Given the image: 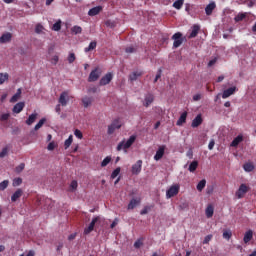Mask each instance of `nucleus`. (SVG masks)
Returning <instances> with one entry per match:
<instances>
[{"label": "nucleus", "instance_id": "1", "mask_svg": "<svg viewBox=\"0 0 256 256\" xmlns=\"http://www.w3.org/2000/svg\"><path fill=\"white\" fill-rule=\"evenodd\" d=\"M136 140H137V136L135 135L130 136L126 142L122 141L118 144L117 151H121L122 149L126 151V149H129L133 145V143H135Z\"/></svg>", "mask_w": 256, "mask_h": 256}, {"label": "nucleus", "instance_id": "2", "mask_svg": "<svg viewBox=\"0 0 256 256\" xmlns=\"http://www.w3.org/2000/svg\"><path fill=\"white\" fill-rule=\"evenodd\" d=\"M180 189L181 185L179 184H174L170 186V188L166 191V199H171L172 197L179 195Z\"/></svg>", "mask_w": 256, "mask_h": 256}, {"label": "nucleus", "instance_id": "3", "mask_svg": "<svg viewBox=\"0 0 256 256\" xmlns=\"http://www.w3.org/2000/svg\"><path fill=\"white\" fill-rule=\"evenodd\" d=\"M172 41H174V49H178V47H181V45H183V41H185V38H183V34L181 32H177L172 36Z\"/></svg>", "mask_w": 256, "mask_h": 256}, {"label": "nucleus", "instance_id": "4", "mask_svg": "<svg viewBox=\"0 0 256 256\" xmlns=\"http://www.w3.org/2000/svg\"><path fill=\"white\" fill-rule=\"evenodd\" d=\"M101 221L100 216H96L92 219L89 226L84 229V235H89V233L93 232L95 230V225Z\"/></svg>", "mask_w": 256, "mask_h": 256}, {"label": "nucleus", "instance_id": "5", "mask_svg": "<svg viewBox=\"0 0 256 256\" xmlns=\"http://www.w3.org/2000/svg\"><path fill=\"white\" fill-rule=\"evenodd\" d=\"M248 191H249V186H247L246 184H241L239 186V189L236 191L237 199H243Z\"/></svg>", "mask_w": 256, "mask_h": 256}, {"label": "nucleus", "instance_id": "6", "mask_svg": "<svg viewBox=\"0 0 256 256\" xmlns=\"http://www.w3.org/2000/svg\"><path fill=\"white\" fill-rule=\"evenodd\" d=\"M116 129H121V121L119 119L113 120L111 125L108 126V135H113Z\"/></svg>", "mask_w": 256, "mask_h": 256}, {"label": "nucleus", "instance_id": "7", "mask_svg": "<svg viewBox=\"0 0 256 256\" xmlns=\"http://www.w3.org/2000/svg\"><path fill=\"white\" fill-rule=\"evenodd\" d=\"M99 77H101V70H99V68H96L91 71V73L88 77V81H89V83H93V82L97 81V79H99Z\"/></svg>", "mask_w": 256, "mask_h": 256}, {"label": "nucleus", "instance_id": "8", "mask_svg": "<svg viewBox=\"0 0 256 256\" xmlns=\"http://www.w3.org/2000/svg\"><path fill=\"white\" fill-rule=\"evenodd\" d=\"M58 103H60L62 107H67V103H69V93L67 91L60 94Z\"/></svg>", "mask_w": 256, "mask_h": 256}, {"label": "nucleus", "instance_id": "9", "mask_svg": "<svg viewBox=\"0 0 256 256\" xmlns=\"http://www.w3.org/2000/svg\"><path fill=\"white\" fill-rule=\"evenodd\" d=\"M111 81H113V74L109 72L100 79L99 85L101 86L109 85Z\"/></svg>", "mask_w": 256, "mask_h": 256}, {"label": "nucleus", "instance_id": "10", "mask_svg": "<svg viewBox=\"0 0 256 256\" xmlns=\"http://www.w3.org/2000/svg\"><path fill=\"white\" fill-rule=\"evenodd\" d=\"M143 167V160H138L134 165H132V175H139Z\"/></svg>", "mask_w": 256, "mask_h": 256}, {"label": "nucleus", "instance_id": "11", "mask_svg": "<svg viewBox=\"0 0 256 256\" xmlns=\"http://www.w3.org/2000/svg\"><path fill=\"white\" fill-rule=\"evenodd\" d=\"M237 91V87L233 86L223 91L222 93V99H228V97H231V95H235V92Z\"/></svg>", "mask_w": 256, "mask_h": 256}, {"label": "nucleus", "instance_id": "12", "mask_svg": "<svg viewBox=\"0 0 256 256\" xmlns=\"http://www.w3.org/2000/svg\"><path fill=\"white\" fill-rule=\"evenodd\" d=\"M165 149H166L165 145H162L158 148L154 156L155 161H161V159H163V155H165Z\"/></svg>", "mask_w": 256, "mask_h": 256}, {"label": "nucleus", "instance_id": "13", "mask_svg": "<svg viewBox=\"0 0 256 256\" xmlns=\"http://www.w3.org/2000/svg\"><path fill=\"white\" fill-rule=\"evenodd\" d=\"M199 31H201V27L197 24H194L192 26V31L188 36V39H195V37H197V35H199Z\"/></svg>", "mask_w": 256, "mask_h": 256}, {"label": "nucleus", "instance_id": "14", "mask_svg": "<svg viewBox=\"0 0 256 256\" xmlns=\"http://www.w3.org/2000/svg\"><path fill=\"white\" fill-rule=\"evenodd\" d=\"M23 197V189L18 188L11 196L12 203H15L17 200Z\"/></svg>", "mask_w": 256, "mask_h": 256}, {"label": "nucleus", "instance_id": "15", "mask_svg": "<svg viewBox=\"0 0 256 256\" xmlns=\"http://www.w3.org/2000/svg\"><path fill=\"white\" fill-rule=\"evenodd\" d=\"M138 205H141V198H132L128 204V210H133Z\"/></svg>", "mask_w": 256, "mask_h": 256}, {"label": "nucleus", "instance_id": "16", "mask_svg": "<svg viewBox=\"0 0 256 256\" xmlns=\"http://www.w3.org/2000/svg\"><path fill=\"white\" fill-rule=\"evenodd\" d=\"M12 38L13 34H11V32H6L2 34V36L0 37V43H9V41H11Z\"/></svg>", "mask_w": 256, "mask_h": 256}, {"label": "nucleus", "instance_id": "17", "mask_svg": "<svg viewBox=\"0 0 256 256\" xmlns=\"http://www.w3.org/2000/svg\"><path fill=\"white\" fill-rule=\"evenodd\" d=\"M101 11H103V7H101V6H96V7L92 8V9H90V10L88 11V15H89L90 17H95V15H99V13H101Z\"/></svg>", "mask_w": 256, "mask_h": 256}, {"label": "nucleus", "instance_id": "18", "mask_svg": "<svg viewBox=\"0 0 256 256\" xmlns=\"http://www.w3.org/2000/svg\"><path fill=\"white\" fill-rule=\"evenodd\" d=\"M153 101H155V96H153V94H147L144 98V107H149Z\"/></svg>", "mask_w": 256, "mask_h": 256}, {"label": "nucleus", "instance_id": "19", "mask_svg": "<svg viewBox=\"0 0 256 256\" xmlns=\"http://www.w3.org/2000/svg\"><path fill=\"white\" fill-rule=\"evenodd\" d=\"M201 123H203V118L201 117V114H199L192 121L191 127H193L195 129V128L199 127V125H201Z\"/></svg>", "mask_w": 256, "mask_h": 256}, {"label": "nucleus", "instance_id": "20", "mask_svg": "<svg viewBox=\"0 0 256 256\" xmlns=\"http://www.w3.org/2000/svg\"><path fill=\"white\" fill-rule=\"evenodd\" d=\"M23 109H25V102H18L17 104H15L12 111L13 113H21Z\"/></svg>", "mask_w": 256, "mask_h": 256}, {"label": "nucleus", "instance_id": "21", "mask_svg": "<svg viewBox=\"0 0 256 256\" xmlns=\"http://www.w3.org/2000/svg\"><path fill=\"white\" fill-rule=\"evenodd\" d=\"M215 7H217V5L215 4V2H211L209 3L206 8H205V13L206 15H212L213 14V10L215 9Z\"/></svg>", "mask_w": 256, "mask_h": 256}, {"label": "nucleus", "instance_id": "22", "mask_svg": "<svg viewBox=\"0 0 256 256\" xmlns=\"http://www.w3.org/2000/svg\"><path fill=\"white\" fill-rule=\"evenodd\" d=\"M141 75H143V72H139V71L132 72L129 75V80L131 81V83H133V81H137V79H139V77H141Z\"/></svg>", "mask_w": 256, "mask_h": 256}, {"label": "nucleus", "instance_id": "23", "mask_svg": "<svg viewBox=\"0 0 256 256\" xmlns=\"http://www.w3.org/2000/svg\"><path fill=\"white\" fill-rule=\"evenodd\" d=\"M205 213L207 219H211V217H213V214L215 213V208L213 207V205H208Z\"/></svg>", "mask_w": 256, "mask_h": 256}, {"label": "nucleus", "instance_id": "24", "mask_svg": "<svg viewBox=\"0 0 256 256\" xmlns=\"http://www.w3.org/2000/svg\"><path fill=\"white\" fill-rule=\"evenodd\" d=\"M198 167H199V162L197 160H194L190 163L188 170L190 171V173H195Z\"/></svg>", "mask_w": 256, "mask_h": 256}, {"label": "nucleus", "instance_id": "25", "mask_svg": "<svg viewBox=\"0 0 256 256\" xmlns=\"http://www.w3.org/2000/svg\"><path fill=\"white\" fill-rule=\"evenodd\" d=\"M251 239H253V230H248L244 234L243 241H244V243H249V241H251Z\"/></svg>", "mask_w": 256, "mask_h": 256}, {"label": "nucleus", "instance_id": "26", "mask_svg": "<svg viewBox=\"0 0 256 256\" xmlns=\"http://www.w3.org/2000/svg\"><path fill=\"white\" fill-rule=\"evenodd\" d=\"M242 141H243V136L238 135L236 138L233 139L230 145L231 147H238L239 143H241Z\"/></svg>", "mask_w": 256, "mask_h": 256}, {"label": "nucleus", "instance_id": "27", "mask_svg": "<svg viewBox=\"0 0 256 256\" xmlns=\"http://www.w3.org/2000/svg\"><path fill=\"white\" fill-rule=\"evenodd\" d=\"M71 33L72 35H81V33H83V28H81V26H73L71 28Z\"/></svg>", "mask_w": 256, "mask_h": 256}, {"label": "nucleus", "instance_id": "28", "mask_svg": "<svg viewBox=\"0 0 256 256\" xmlns=\"http://www.w3.org/2000/svg\"><path fill=\"white\" fill-rule=\"evenodd\" d=\"M37 121V113L31 114L26 120V125H33Z\"/></svg>", "mask_w": 256, "mask_h": 256}, {"label": "nucleus", "instance_id": "29", "mask_svg": "<svg viewBox=\"0 0 256 256\" xmlns=\"http://www.w3.org/2000/svg\"><path fill=\"white\" fill-rule=\"evenodd\" d=\"M187 121V112H184L181 114V116L179 117L178 121L176 122V125L181 126L183 125V123H185Z\"/></svg>", "mask_w": 256, "mask_h": 256}, {"label": "nucleus", "instance_id": "30", "mask_svg": "<svg viewBox=\"0 0 256 256\" xmlns=\"http://www.w3.org/2000/svg\"><path fill=\"white\" fill-rule=\"evenodd\" d=\"M97 49V41L90 42L89 46L84 48L85 53H89V51H93Z\"/></svg>", "mask_w": 256, "mask_h": 256}, {"label": "nucleus", "instance_id": "31", "mask_svg": "<svg viewBox=\"0 0 256 256\" xmlns=\"http://www.w3.org/2000/svg\"><path fill=\"white\" fill-rule=\"evenodd\" d=\"M207 185V180L202 179L196 186L197 191H199V193H201V191H203L205 189V186Z\"/></svg>", "mask_w": 256, "mask_h": 256}, {"label": "nucleus", "instance_id": "32", "mask_svg": "<svg viewBox=\"0 0 256 256\" xmlns=\"http://www.w3.org/2000/svg\"><path fill=\"white\" fill-rule=\"evenodd\" d=\"M243 169L247 173H251V171H253L255 169V165H253V163H251V162H248L243 165Z\"/></svg>", "mask_w": 256, "mask_h": 256}, {"label": "nucleus", "instance_id": "33", "mask_svg": "<svg viewBox=\"0 0 256 256\" xmlns=\"http://www.w3.org/2000/svg\"><path fill=\"white\" fill-rule=\"evenodd\" d=\"M20 98H21V88H19L15 93V95L12 96V98L10 99V102L17 103V101H19Z\"/></svg>", "mask_w": 256, "mask_h": 256}, {"label": "nucleus", "instance_id": "34", "mask_svg": "<svg viewBox=\"0 0 256 256\" xmlns=\"http://www.w3.org/2000/svg\"><path fill=\"white\" fill-rule=\"evenodd\" d=\"M82 103L85 108L89 107L93 103V98L86 96L82 99Z\"/></svg>", "mask_w": 256, "mask_h": 256}, {"label": "nucleus", "instance_id": "35", "mask_svg": "<svg viewBox=\"0 0 256 256\" xmlns=\"http://www.w3.org/2000/svg\"><path fill=\"white\" fill-rule=\"evenodd\" d=\"M184 3H185V0H176L173 3L172 7H174V9H177L179 11L183 7Z\"/></svg>", "mask_w": 256, "mask_h": 256}, {"label": "nucleus", "instance_id": "36", "mask_svg": "<svg viewBox=\"0 0 256 256\" xmlns=\"http://www.w3.org/2000/svg\"><path fill=\"white\" fill-rule=\"evenodd\" d=\"M153 207H155V205H149V206H145L141 211H140V215H147V213H149V211H151V209H153Z\"/></svg>", "mask_w": 256, "mask_h": 256}, {"label": "nucleus", "instance_id": "37", "mask_svg": "<svg viewBox=\"0 0 256 256\" xmlns=\"http://www.w3.org/2000/svg\"><path fill=\"white\" fill-rule=\"evenodd\" d=\"M247 17V13H239L238 15L235 16L234 21L236 23H239L240 21H243Z\"/></svg>", "mask_w": 256, "mask_h": 256}, {"label": "nucleus", "instance_id": "38", "mask_svg": "<svg viewBox=\"0 0 256 256\" xmlns=\"http://www.w3.org/2000/svg\"><path fill=\"white\" fill-rule=\"evenodd\" d=\"M5 81H9V74L8 73H0V85H3Z\"/></svg>", "mask_w": 256, "mask_h": 256}, {"label": "nucleus", "instance_id": "39", "mask_svg": "<svg viewBox=\"0 0 256 256\" xmlns=\"http://www.w3.org/2000/svg\"><path fill=\"white\" fill-rule=\"evenodd\" d=\"M72 143H73V135H70L68 137V139H66L65 142H64L65 149H69V147H71Z\"/></svg>", "mask_w": 256, "mask_h": 256}, {"label": "nucleus", "instance_id": "40", "mask_svg": "<svg viewBox=\"0 0 256 256\" xmlns=\"http://www.w3.org/2000/svg\"><path fill=\"white\" fill-rule=\"evenodd\" d=\"M47 121V119L42 118L34 127L35 131H39V129H41V127H43V125H45V122Z\"/></svg>", "mask_w": 256, "mask_h": 256}, {"label": "nucleus", "instance_id": "41", "mask_svg": "<svg viewBox=\"0 0 256 256\" xmlns=\"http://www.w3.org/2000/svg\"><path fill=\"white\" fill-rule=\"evenodd\" d=\"M231 237H233V232H231V230H224L223 231V238L227 239V241H229V239H231Z\"/></svg>", "mask_w": 256, "mask_h": 256}, {"label": "nucleus", "instance_id": "42", "mask_svg": "<svg viewBox=\"0 0 256 256\" xmlns=\"http://www.w3.org/2000/svg\"><path fill=\"white\" fill-rule=\"evenodd\" d=\"M77 187H78L77 180H73L70 184L69 191L73 193L74 191H77Z\"/></svg>", "mask_w": 256, "mask_h": 256}, {"label": "nucleus", "instance_id": "43", "mask_svg": "<svg viewBox=\"0 0 256 256\" xmlns=\"http://www.w3.org/2000/svg\"><path fill=\"white\" fill-rule=\"evenodd\" d=\"M110 163H111V156H107L101 162V167H107V165H109Z\"/></svg>", "mask_w": 256, "mask_h": 256}, {"label": "nucleus", "instance_id": "44", "mask_svg": "<svg viewBox=\"0 0 256 256\" xmlns=\"http://www.w3.org/2000/svg\"><path fill=\"white\" fill-rule=\"evenodd\" d=\"M119 173H121V167L116 168L112 174H111V179H116L119 176Z\"/></svg>", "mask_w": 256, "mask_h": 256}, {"label": "nucleus", "instance_id": "45", "mask_svg": "<svg viewBox=\"0 0 256 256\" xmlns=\"http://www.w3.org/2000/svg\"><path fill=\"white\" fill-rule=\"evenodd\" d=\"M9 187V180H4L0 183V191H5Z\"/></svg>", "mask_w": 256, "mask_h": 256}, {"label": "nucleus", "instance_id": "46", "mask_svg": "<svg viewBox=\"0 0 256 256\" xmlns=\"http://www.w3.org/2000/svg\"><path fill=\"white\" fill-rule=\"evenodd\" d=\"M53 31H61V20H58L52 26Z\"/></svg>", "mask_w": 256, "mask_h": 256}, {"label": "nucleus", "instance_id": "47", "mask_svg": "<svg viewBox=\"0 0 256 256\" xmlns=\"http://www.w3.org/2000/svg\"><path fill=\"white\" fill-rule=\"evenodd\" d=\"M23 183V179L21 178H15L12 182L13 187H19Z\"/></svg>", "mask_w": 256, "mask_h": 256}, {"label": "nucleus", "instance_id": "48", "mask_svg": "<svg viewBox=\"0 0 256 256\" xmlns=\"http://www.w3.org/2000/svg\"><path fill=\"white\" fill-rule=\"evenodd\" d=\"M9 153V148L4 147L2 151L0 152V159H3L4 157H7V154Z\"/></svg>", "mask_w": 256, "mask_h": 256}, {"label": "nucleus", "instance_id": "49", "mask_svg": "<svg viewBox=\"0 0 256 256\" xmlns=\"http://www.w3.org/2000/svg\"><path fill=\"white\" fill-rule=\"evenodd\" d=\"M9 117H11V114L4 113V114L0 115V121H9Z\"/></svg>", "mask_w": 256, "mask_h": 256}, {"label": "nucleus", "instance_id": "50", "mask_svg": "<svg viewBox=\"0 0 256 256\" xmlns=\"http://www.w3.org/2000/svg\"><path fill=\"white\" fill-rule=\"evenodd\" d=\"M74 135H75V137H77V139H83V132H81V130H79V129H76L74 131Z\"/></svg>", "mask_w": 256, "mask_h": 256}, {"label": "nucleus", "instance_id": "51", "mask_svg": "<svg viewBox=\"0 0 256 256\" xmlns=\"http://www.w3.org/2000/svg\"><path fill=\"white\" fill-rule=\"evenodd\" d=\"M142 245H143V240L142 239H138L134 243L135 249H140Z\"/></svg>", "mask_w": 256, "mask_h": 256}, {"label": "nucleus", "instance_id": "52", "mask_svg": "<svg viewBox=\"0 0 256 256\" xmlns=\"http://www.w3.org/2000/svg\"><path fill=\"white\" fill-rule=\"evenodd\" d=\"M211 239H213L212 234H209V235L205 236V238H204V240H203V245L209 244V242L211 241Z\"/></svg>", "mask_w": 256, "mask_h": 256}, {"label": "nucleus", "instance_id": "53", "mask_svg": "<svg viewBox=\"0 0 256 256\" xmlns=\"http://www.w3.org/2000/svg\"><path fill=\"white\" fill-rule=\"evenodd\" d=\"M35 33H37V34L43 33V25L37 24L35 27Z\"/></svg>", "mask_w": 256, "mask_h": 256}, {"label": "nucleus", "instance_id": "54", "mask_svg": "<svg viewBox=\"0 0 256 256\" xmlns=\"http://www.w3.org/2000/svg\"><path fill=\"white\" fill-rule=\"evenodd\" d=\"M25 169V163H21L16 167V173H21Z\"/></svg>", "mask_w": 256, "mask_h": 256}, {"label": "nucleus", "instance_id": "55", "mask_svg": "<svg viewBox=\"0 0 256 256\" xmlns=\"http://www.w3.org/2000/svg\"><path fill=\"white\" fill-rule=\"evenodd\" d=\"M55 147H57V145H55V142H50L47 146L48 151H54Z\"/></svg>", "mask_w": 256, "mask_h": 256}, {"label": "nucleus", "instance_id": "56", "mask_svg": "<svg viewBox=\"0 0 256 256\" xmlns=\"http://www.w3.org/2000/svg\"><path fill=\"white\" fill-rule=\"evenodd\" d=\"M69 63H75V53H70L68 56Z\"/></svg>", "mask_w": 256, "mask_h": 256}, {"label": "nucleus", "instance_id": "57", "mask_svg": "<svg viewBox=\"0 0 256 256\" xmlns=\"http://www.w3.org/2000/svg\"><path fill=\"white\" fill-rule=\"evenodd\" d=\"M50 61H51L52 65H57V63H59V56H57V55L53 56Z\"/></svg>", "mask_w": 256, "mask_h": 256}, {"label": "nucleus", "instance_id": "58", "mask_svg": "<svg viewBox=\"0 0 256 256\" xmlns=\"http://www.w3.org/2000/svg\"><path fill=\"white\" fill-rule=\"evenodd\" d=\"M213 147H215V140H211L208 144V149L212 151Z\"/></svg>", "mask_w": 256, "mask_h": 256}, {"label": "nucleus", "instance_id": "59", "mask_svg": "<svg viewBox=\"0 0 256 256\" xmlns=\"http://www.w3.org/2000/svg\"><path fill=\"white\" fill-rule=\"evenodd\" d=\"M215 63H217V58H214V59L210 60L208 62V67H213V65H215Z\"/></svg>", "mask_w": 256, "mask_h": 256}, {"label": "nucleus", "instance_id": "60", "mask_svg": "<svg viewBox=\"0 0 256 256\" xmlns=\"http://www.w3.org/2000/svg\"><path fill=\"white\" fill-rule=\"evenodd\" d=\"M88 93H97V87H90L88 88Z\"/></svg>", "mask_w": 256, "mask_h": 256}, {"label": "nucleus", "instance_id": "61", "mask_svg": "<svg viewBox=\"0 0 256 256\" xmlns=\"http://www.w3.org/2000/svg\"><path fill=\"white\" fill-rule=\"evenodd\" d=\"M126 53H135V48L132 46L126 48Z\"/></svg>", "mask_w": 256, "mask_h": 256}, {"label": "nucleus", "instance_id": "62", "mask_svg": "<svg viewBox=\"0 0 256 256\" xmlns=\"http://www.w3.org/2000/svg\"><path fill=\"white\" fill-rule=\"evenodd\" d=\"M193 101H201V94H196L193 96Z\"/></svg>", "mask_w": 256, "mask_h": 256}, {"label": "nucleus", "instance_id": "63", "mask_svg": "<svg viewBox=\"0 0 256 256\" xmlns=\"http://www.w3.org/2000/svg\"><path fill=\"white\" fill-rule=\"evenodd\" d=\"M75 237H77V233L70 234L68 236V241H73V239H75Z\"/></svg>", "mask_w": 256, "mask_h": 256}, {"label": "nucleus", "instance_id": "64", "mask_svg": "<svg viewBox=\"0 0 256 256\" xmlns=\"http://www.w3.org/2000/svg\"><path fill=\"white\" fill-rule=\"evenodd\" d=\"M161 73H162V71H161V69H159L155 78L158 80L161 79Z\"/></svg>", "mask_w": 256, "mask_h": 256}]
</instances>
